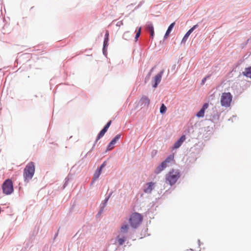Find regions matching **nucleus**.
Listing matches in <instances>:
<instances>
[{"instance_id": "obj_1", "label": "nucleus", "mask_w": 251, "mask_h": 251, "mask_svg": "<svg viewBox=\"0 0 251 251\" xmlns=\"http://www.w3.org/2000/svg\"><path fill=\"white\" fill-rule=\"evenodd\" d=\"M35 171V164L33 162L28 163L25 168L23 177L25 181L28 182L33 177Z\"/></svg>"}, {"instance_id": "obj_2", "label": "nucleus", "mask_w": 251, "mask_h": 251, "mask_svg": "<svg viewBox=\"0 0 251 251\" xmlns=\"http://www.w3.org/2000/svg\"><path fill=\"white\" fill-rule=\"evenodd\" d=\"M180 176V172L178 170L173 169L166 175V183H169L171 186H172L176 183Z\"/></svg>"}, {"instance_id": "obj_3", "label": "nucleus", "mask_w": 251, "mask_h": 251, "mask_svg": "<svg viewBox=\"0 0 251 251\" xmlns=\"http://www.w3.org/2000/svg\"><path fill=\"white\" fill-rule=\"evenodd\" d=\"M142 221L143 217L141 214L134 212L131 215L129 223L132 228H136L142 223Z\"/></svg>"}, {"instance_id": "obj_4", "label": "nucleus", "mask_w": 251, "mask_h": 251, "mask_svg": "<svg viewBox=\"0 0 251 251\" xmlns=\"http://www.w3.org/2000/svg\"><path fill=\"white\" fill-rule=\"evenodd\" d=\"M232 97L229 92L223 93L221 98V103L223 106L228 107L232 101Z\"/></svg>"}, {"instance_id": "obj_5", "label": "nucleus", "mask_w": 251, "mask_h": 251, "mask_svg": "<svg viewBox=\"0 0 251 251\" xmlns=\"http://www.w3.org/2000/svg\"><path fill=\"white\" fill-rule=\"evenodd\" d=\"M2 188L4 194H11L14 190L12 181L10 179L6 180L2 184Z\"/></svg>"}, {"instance_id": "obj_6", "label": "nucleus", "mask_w": 251, "mask_h": 251, "mask_svg": "<svg viewBox=\"0 0 251 251\" xmlns=\"http://www.w3.org/2000/svg\"><path fill=\"white\" fill-rule=\"evenodd\" d=\"M164 73V70L161 71L159 73L154 76L152 80V87L153 88L157 87L158 84L160 82L162 76Z\"/></svg>"}, {"instance_id": "obj_7", "label": "nucleus", "mask_w": 251, "mask_h": 251, "mask_svg": "<svg viewBox=\"0 0 251 251\" xmlns=\"http://www.w3.org/2000/svg\"><path fill=\"white\" fill-rule=\"evenodd\" d=\"M154 182H150L147 183L145 185L144 192L147 194H151L154 188Z\"/></svg>"}, {"instance_id": "obj_8", "label": "nucleus", "mask_w": 251, "mask_h": 251, "mask_svg": "<svg viewBox=\"0 0 251 251\" xmlns=\"http://www.w3.org/2000/svg\"><path fill=\"white\" fill-rule=\"evenodd\" d=\"M185 139V135H182L181 137L175 143L173 148L175 149L178 148Z\"/></svg>"}, {"instance_id": "obj_9", "label": "nucleus", "mask_w": 251, "mask_h": 251, "mask_svg": "<svg viewBox=\"0 0 251 251\" xmlns=\"http://www.w3.org/2000/svg\"><path fill=\"white\" fill-rule=\"evenodd\" d=\"M208 104L207 103H205L202 106L201 109L200 110L199 112L197 114V116L198 117H203L204 115L205 110L208 108Z\"/></svg>"}, {"instance_id": "obj_10", "label": "nucleus", "mask_w": 251, "mask_h": 251, "mask_svg": "<svg viewBox=\"0 0 251 251\" xmlns=\"http://www.w3.org/2000/svg\"><path fill=\"white\" fill-rule=\"evenodd\" d=\"M197 26V25H194L191 28H190L185 34L184 36L183 37L181 43H184L187 40L188 37L190 36L191 33L193 31V30L196 28V27Z\"/></svg>"}, {"instance_id": "obj_11", "label": "nucleus", "mask_w": 251, "mask_h": 251, "mask_svg": "<svg viewBox=\"0 0 251 251\" xmlns=\"http://www.w3.org/2000/svg\"><path fill=\"white\" fill-rule=\"evenodd\" d=\"M146 28L150 32L151 37L152 38L154 35V28L153 25L151 23L148 24L147 25Z\"/></svg>"}, {"instance_id": "obj_12", "label": "nucleus", "mask_w": 251, "mask_h": 251, "mask_svg": "<svg viewBox=\"0 0 251 251\" xmlns=\"http://www.w3.org/2000/svg\"><path fill=\"white\" fill-rule=\"evenodd\" d=\"M141 102L142 105H149L150 103V100L147 97L144 96L141 99Z\"/></svg>"}, {"instance_id": "obj_13", "label": "nucleus", "mask_w": 251, "mask_h": 251, "mask_svg": "<svg viewBox=\"0 0 251 251\" xmlns=\"http://www.w3.org/2000/svg\"><path fill=\"white\" fill-rule=\"evenodd\" d=\"M175 25V23H172L168 27L167 31H166V32L164 35V38L165 39H166L168 38V37L169 36L170 32H171L173 28L174 27V25Z\"/></svg>"}, {"instance_id": "obj_14", "label": "nucleus", "mask_w": 251, "mask_h": 251, "mask_svg": "<svg viewBox=\"0 0 251 251\" xmlns=\"http://www.w3.org/2000/svg\"><path fill=\"white\" fill-rule=\"evenodd\" d=\"M243 74L248 77H251V67L247 68L245 69V71L243 72Z\"/></svg>"}, {"instance_id": "obj_15", "label": "nucleus", "mask_w": 251, "mask_h": 251, "mask_svg": "<svg viewBox=\"0 0 251 251\" xmlns=\"http://www.w3.org/2000/svg\"><path fill=\"white\" fill-rule=\"evenodd\" d=\"M117 241L119 245H122L126 241V237L125 236L121 237L120 235L117 237Z\"/></svg>"}, {"instance_id": "obj_16", "label": "nucleus", "mask_w": 251, "mask_h": 251, "mask_svg": "<svg viewBox=\"0 0 251 251\" xmlns=\"http://www.w3.org/2000/svg\"><path fill=\"white\" fill-rule=\"evenodd\" d=\"M107 131V130L105 128H103L99 133L98 134L97 139L96 141H98L99 140H100L102 137H103L105 133V132Z\"/></svg>"}, {"instance_id": "obj_17", "label": "nucleus", "mask_w": 251, "mask_h": 251, "mask_svg": "<svg viewBox=\"0 0 251 251\" xmlns=\"http://www.w3.org/2000/svg\"><path fill=\"white\" fill-rule=\"evenodd\" d=\"M108 36H109V33L107 31L106 32L105 35V38L103 42V48L104 49L105 47L108 45Z\"/></svg>"}, {"instance_id": "obj_18", "label": "nucleus", "mask_w": 251, "mask_h": 251, "mask_svg": "<svg viewBox=\"0 0 251 251\" xmlns=\"http://www.w3.org/2000/svg\"><path fill=\"white\" fill-rule=\"evenodd\" d=\"M129 229V226L127 224L123 225L121 227V231L123 233H126L127 232Z\"/></svg>"}, {"instance_id": "obj_19", "label": "nucleus", "mask_w": 251, "mask_h": 251, "mask_svg": "<svg viewBox=\"0 0 251 251\" xmlns=\"http://www.w3.org/2000/svg\"><path fill=\"white\" fill-rule=\"evenodd\" d=\"M101 171H100V170H99L98 171H96L94 175L93 179L96 180L98 179L101 174Z\"/></svg>"}, {"instance_id": "obj_20", "label": "nucleus", "mask_w": 251, "mask_h": 251, "mask_svg": "<svg viewBox=\"0 0 251 251\" xmlns=\"http://www.w3.org/2000/svg\"><path fill=\"white\" fill-rule=\"evenodd\" d=\"M164 169L162 168L161 166L159 165L158 166L154 171V173L156 174H159Z\"/></svg>"}, {"instance_id": "obj_21", "label": "nucleus", "mask_w": 251, "mask_h": 251, "mask_svg": "<svg viewBox=\"0 0 251 251\" xmlns=\"http://www.w3.org/2000/svg\"><path fill=\"white\" fill-rule=\"evenodd\" d=\"M164 169L162 168L161 166L159 165L158 166L154 171V173L156 174H159Z\"/></svg>"}, {"instance_id": "obj_22", "label": "nucleus", "mask_w": 251, "mask_h": 251, "mask_svg": "<svg viewBox=\"0 0 251 251\" xmlns=\"http://www.w3.org/2000/svg\"><path fill=\"white\" fill-rule=\"evenodd\" d=\"M166 109L167 108L166 106L164 104H162L160 108V112L162 114L166 112Z\"/></svg>"}, {"instance_id": "obj_23", "label": "nucleus", "mask_w": 251, "mask_h": 251, "mask_svg": "<svg viewBox=\"0 0 251 251\" xmlns=\"http://www.w3.org/2000/svg\"><path fill=\"white\" fill-rule=\"evenodd\" d=\"M115 144V143H114V142L111 140L108 146V150H111L113 149L114 148Z\"/></svg>"}, {"instance_id": "obj_24", "label": "nucleus", "mask_w": 251, "mask_h": 251, "mask_svg": "<svg viewBox=\"0 0 251 251\" xmlns=\"http://www.w3.org/2000/svg\"><path fill=\"white\" fill-rule=\"evenodd\" d=\"M174 159V155H170V156H169L166 159V160H165V161L166 162V163H169L171 161H172Z\"/></svg>"}, {"instance_id": "obj_25", "label": "nucleus", "mask_w": 251, "mask_h": 251, "mask_svg": "<svg viewBox=\"0 0 251 251\" xmlns=\"http://www.w3.org/2000/svg\"><path fill=\"white\" fill-rule=\"evenodd\" d=\"M120 137H121V135H120V134H118V135H117L114 137V139H113L112 140V141H114V143L116 144V142H117V141L120 139Z\"/></svg>"}, {"instance_id": "obj_26", "label": "nucleus", "mask_w": 251, "mask_h": 251, "mask_svg": "<svg viewBox=\"0 0 251 251\" xmlns=\"http://www.w3.org/2000/svg\"><path fill=\"white\" fill-rule=\"evenodd\" d=\"M161 166L162 168L165 169L166 168L167 166V163H166L165 161L162 162L160 165Z\"/></svg>"}, {"instance_id": "obj_27", "label": "nucleus", "mask_w": 251, "mask_h": 251, "mask_svg": "<svg viewBox=\"0 0 251 251\" xmlns=\"http://www.w3.org/2000/svg\"><path fill=\"white\" fill-rule=\"evenodd\" d=\"M111 124V121H110L104 126V128H105V129H106L107 130V129H108V128L109 127V126H110Z\"/></svg>"}, {"instance_id": "obj_28", "label": "nucleus", "mask_w": 251, "mask_h": 251, "mask_svg": "<svg viewBox=\"0 0 251 251\" xmlns=\"http://www.w3.org/2000/svg\"><path fill=\"white\" fill-rule=\"evenodd\" d=\"M140 33H141V28H140L139 29V30L138 31V32L136 34L135 39L136 40H137L138 38L140 36Z\"/></svg>"}, {"instance_id": "obj_29", "label": "nucleus", "mask_w": 251, "mask_h": 251, "mask_svg": "<svg viewBox=\"0 0 251 251\" xmlns=\"http://www.w3.org/2000/svg\"><path fill=\"white\" fill-rule=\"evenodd\" d=\"M106 165V163L105 162H104L100 166L99 170H100V171L102 170V169Z\"/></svg>"}, {"instance_id": "obj_30", "label": "nucleus", "mask_w": 251, "mask_h": 251, "mask_svg": "<svg viewBox=\"0 0 251 251\" xmlns=\"http://www.w3.org/2000/svg\"><path fill=\"white\" fill-rule=\"evenodd\" d=\"M206 78H207V77H204V78L202 79V80L201 81V83L202 84H204L205 83V81L206 80Z\"/></svg>"}, {"instance_id": "obj_31", "label": "nucleus", "mask_w": 251, "mask_h": 251, "mask_svg": "<svg viewBox=\"0 0 251 251\" xmlns=\"http://www.w3.org/2000/svg\"><path fill=\"white\" fill-rule=\"evenodd\" d=\"M151 72H150L149 73V75H151Z\"/></svg>"}]
</instances>
